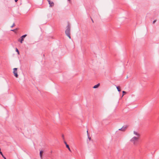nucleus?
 I'll use <instances>...</instances> for the list:
<instances>
[{
    "label": "nucleus",
    "instance_id": "nucleus-1",
    "mask_svg": "<svg viewBox=\"0 0 159 159\" xmlns=\"http://www.w3.org/2000/svg\"><path fill=\"white\" fill-rule=\"evenodd\" d=\"M70 24L69 23L66 26V29L65 31V34L70 39H71V37L70 36Z\"/></svg>",
    "mask_w": 159,
    "mask_h": 159
},
{
    "label": "nucleus",
    "instance_id": "nucleus-2",
    "mask_svg": "<svg viewBox=\"0 0 159 159\" xmlns=\"http://www.w3.org/2000/svg\"><path fill=\"white\" fill-rule=\"evenodd\" d=\"M138 138L136 137H134L130 140V141L133 143L134 145H136L138 141Z\"/></svg>",
    "mask_w": 159,
    "mask_h": 159
},
{
    "label": "nucleus",
    "instance_id": "nucleus-3",
    "mask_svg": "<svg viewBox=\"0 0 159 159\" xmlns=\"http://www.w3.org/2000/svg\"><path fill=\"white\" fill-rule=\"evenodd\" d=\"M17 68H14L13 69V73L14 74V75L16 78H18V75L17 74Z\"/></svg>",
    "mask_w": 159,
    "mask_h": 159
},
{
    "label": "nucleus",
    "instance_id": "nucleus-4",
    "mask_svg": "<svg viewBox=\"0 0 159 159\" xmlns=\"http://www.w3.org/2000/svg\"><path fill=\"white\" fill-rule=\"evenodd\" d=\"M27 36V34H25L21 36L20 37L21 39H19L18 40V41L20 42L21 43H22V41L24 40V39Z\"/></svg>",
    "mask_w": 159,
    "mask_h": 159
},
{
    "label": "nucleus",
    "instance_id": "nucleus-5",
    "mask_svg": "<svg viewBox=\"0 0 159 159\" xmlns=\"http://www.w3.org/2000/svg\"><path fill=\"white\" fill-rule=\"evenodd\" d=\"M127 126L126 125L123 126L121 128L119 129V130L124 131L125 130L126 128H127Z\"/></svg>",
    "mask_w": 159,
    "mask_h": 159
},
{
    "label": "nucleus",
    "instance_id": "nucleus-6",
    "mask_svg": "<svg viewBox=\"0 0 159 159\" xmlns=\"http://www.w3.org/2000/svg\"><path fill=\"white\" fill-rule=\"evenodd\" d=\"M48 3L49 4V7H52L54 5V3L53 2H51V1L49 2Z\"/></svg>",
    "mask_w": 159,
    "mask_h": 159
},
{
    "label": "nucleus",
    "instance_id": "nucleus-7",
    "mask_svg": "<svg viewBox=\"0 0 159 159\" xmlns=\"http://www.w3.org/2000/svg\"><path fill=\"white\" fill-rule=\"evenodd\" d=\"M64 143L66 144V147L70 151V148L69 147V145L68 144H67L66 142V141H64Z\"/></svg>",
    "mask_w": 159,
    "mask_h": 159
},
{
    "label": "nucleus",
    "instance_id": "nucleus-8",
    "mask_svg": "<svg viewBox=\"0 0 159 159\" xmlns=\"http://www.w3.org/2000/svg\"><path fill=\"white\" fill-rule=\"evenodd\" d=\"M43 152L42 150L40 151V152L39 154H40V158L41 159H42V154H43Z\"/></svg>",
    "mask_w": 159,
    "mask_h": 159
},
{
    "label": "nucleus",
    "instance_id": "nucleus-9",
    "mask_svg": "<svg viewBox=\"0 0 159 159\" xmlns=\"http://www.w3.org/2000/svg\"><path fill=\"white\" fill-rule=\"evenodd\" d=\"M100 85V84L98 83V84L94 85L93 87V88L94 89H96V88H98Z\"/></svg>",
    "mask_w": 159,
    "mask_h": 159
},
{
    "label": "nucleus",
    "instance_id": "nucleus-10",
    "mask_svg": "<svg viewBox=\"0 0 159 159\" xmlns=\"http://www.w3.org/2000/svg\"><path fill=\"white\" fill-rule=\"evenodd\" d=\"M0 154L2 156V157L4 159H6V158L4 157V156L3 155L2 153V152H1V150H0Z\"/></svg>",
    "mask_w": 159,
    "mask_h": 159
},
{
    "label": "nucleus",
    "instance_id": "nucleus-11",
    "mask_svg": "<svg viewBox=\"0 0 159 159\" xmlns=\"http://www.w3.org/2000/svg\"><path fill=\"white\" fill-rule=\"evenodd\" d=\"M134 133L136 135H137L138 137H139V134L138 133H137L136 131H134Z\"/></svg>",
    "mask_w": 159,
    "mask_h": 159
},
{
    "label": "nucleus",
    "instance_id": "nucleus-12",
    "mask_svg": "<svg viewBox=\"0 0 159 159\" xmlns=\"http://www.w3.org/2000/svg\"><path fill=\"white\" fill-rule=\"evenodd\" d=\"M116 88L118 90V91L119 92H120L121 91L120 89V88L119 86H116Z\"/></svg>",
    "mask_w": 159,
    "mask_h": 159
},
{
    "label": "nucleus",
    "instance_id": "nucleus-13",
    "mask_svg": "<svg viewBox=\"0 0 159 159\" xmlns=\"http://www.w3.org/2000/svg\"><path fill=\"white\" fill-rule=\"evenodd\" d=\"M122 93H123V95H122V96H123V95H125V94H126V92L123 91H122Z\"/></svg>",
    "mask_w": 159,
    "mask_h": 159
},
{
    "label": "nucleus",
    "instance_id": "nucleus-14",
    "mask_svg": "<svg viewBox=\"0 0 159 159\" xmlns=\"http://www.w3.org/2000/svg\"><path fill=\"white\" fill-rule=\"evenodd\" d=\"M16 51L18 53V54H19V52L17 48H16Z\"/></svg>",
    "mask_w": 159,
    "mask_h": 159
},
{
    "label": "nucleus",
    "instance_id": "nucleus-15",
    "mask_svg": "<svg viewBox=\"0 0 159 159\" xmlns=\"http://www.w3.org/2000/svg\"><path fill=\"white\" fill-rule=\"evenodd\" d=\"M87 135H88V138H89V140H90L91 138L89 137V134H88V130H87Z\"/></svg>",
    "mask_w": 159,
    "mask_h": 159
},
{
    "label": "nucleus",
    "instance_id": "nucleus-16",
    "mask_svg": "<svg viewBox=\"0 0 159 159\" xmlns=\"http://www.w3.org/2000/svg\"><path fill=\"white\" fill-rule=\"evenodd\" d=\"M15 25V23H13L12 26H11V28L13 27Z\"/></svg>",
    "mask_w": 159,
    "mask_h": 159
},
{
    "label": "nucleus",
    "instance_id": "nucleus-17",
    "mask_svg": "<svg viewBox=\"0 0 159 159\" xmlns=\"http://www.w3.org/2000/svg\"><path fill=\"white\" fill-rule=\"evenodd\" d=\"M156 21L157 20H154L153 22V24H154L155 22H156Z\"/></svg>",
    "mask_w": 159,
    "mask_h": 159
},
{
    "label": "nucleus",
    "instance_id": "nucleus-18",
    "mask_svg": "<svg viewBox=\"0 0 159 159\" xmlns=\"http://www.w3.org/2000/svg\"><path fill=\"white\" fill-rule=\"evenodd\" d=\"M62 137L63 139H64V135H63H63H62Z\"/></svg>",
    "mask_w": 159,
    "mask_h": 159
},
{
    "label": "nucleus",
    "instance_id": "nucleus-19",
    "mask_svg": "<svg viewBox=\"0 0 159 159\" xmlns=\"http://www.w3.org/2000/svg\"><path fill=\"white\" fill-rule=\"evenodd\" d=\"M91 20H92V22H93H93H93V19H92V18H91Z\"/></svg>",
    "mask_w": 159,
    "mask_h": 159
},
{
    "label": "nucleus",
    "instance_id": "nucleus-20",
    "mask_svg": "<svg viewBox=\"0 0 159 159\" xmlns=\"http://www.w3.org/2000/svg\"><path fill=\"white\" fill-rule=\"evenodd\" d=\"M15 0V2H16L18 1V0Z\"/></svg>",
    "mask_w": 159,
    "mask_h": 159
},
{
    "label": "nucleus",
    "instance_id": "nucleus-21",
    "mask_svg": "<svg viewBox=\"0 0 159 159\" xmlns=\"http://www.w3.org/2000/svg\"><path fill=\"white\" fill-rule=\"evenodd\" d=\"M15 30H11L12 31H14Z\"/></svg>",
    "mask_w": 159,
    "mask_h": 159
},
{
    "label": "nucleus",
    "instance_id": "nucleus-22",
    "mask_svg": "<svg viewBox=\"0 0 159 159\" xmlns=\"http://www.w3.org/2000/svg\"><path fill=\"white\" fill-rule=\"evenodd\" d=\"M47 1H48V2H49L50 1V0H47Z\"/></svg>",
    "mask_w": 159,
    "mask_h": 159
}]
</instances>
